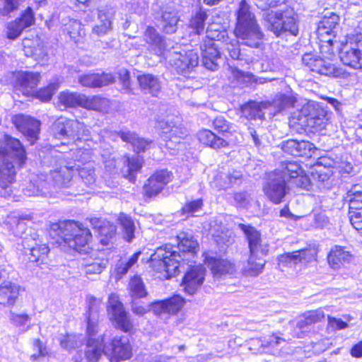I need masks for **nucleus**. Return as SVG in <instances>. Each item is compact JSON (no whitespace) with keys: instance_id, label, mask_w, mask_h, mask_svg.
<instances>
[{"instance_id":"nucleus-1","label":"nucleus","mask_w":362,"mask_h":362,"mask_svg":"<svg viewBox=\"0 0 362 362\" xmlns=\"http://www.w3.org/2000/svg\"><path fill=\"white\" fill-rule=\"evenodd\" d=\"M233 33L235 38L230 37L225 29L211 30L206 34L209 40L204 43L221 41L231 59L238 60L240 65L247 64L252 62V57L242 53L240 45L259 48L263 44L264 35L245 0H242L239 4Z\"/></svg>"},{"instance_id":"nucleus-2","label":"nucleus","mask_w":362,"mask_h":362,"mask_svg":"<svg viewBox=\"0 0 362 362\" xmlns=\"http://www.w3.org/2000/svg\"><path fill=\"white\" fill-rule=\"evenodd\" d=\"M177 248L181 252L178 253L175 247L165 245L158 247L153 254L151 255L150 267L156 272L160 273L159 278L170 279L179 273L180 260L185 253L189 252L192 255L196 252L198 243L191 235L185 233H180L177 236Z\"/></svg>"},{"instance_id":"nucleus-3","label":"nucleus","mask_w":362,"mask_h":362,"mask_svg":"<svg viewBox=\"0 0 362 362\" xmlns=\"http://www.w3.org/2000/svg\"><path fill=\"white\" fill-rule=\"evenodd\" d=\"M25 151L18 139L6 135L0 141V197H7L12 193L16 168L25 163Z\"/></svg>"},{"instance_id":"nucleus-4","label":"nucleus","mask_w":362,"mask_h":362,"mask_svg":"<svg viewBox=\"0 0 362 362\" xmlns=\"http://www.w3.org/2000/svg\"><path fill=\"white\" fill-rule=\"evenodd\" d=\"M52 230L57 233L59 239L79 253H86L89 250V243L92 239L90 230L82 223L74 221H67L55 223Z\"/></svg>"},{"instance_id":"nucleus-5","label":"nucleus","mask_w":362,"mask_h":362,"mask_svg":"<svg viewBox=\"0 0 362 362\" xmlns=\"http://www.w3.org/2000/svg\"><path fill=\"white\" fill-rule=\"evenodd\" d=\"M244 233L249 245L250 257L245 267V273L249 276H257L262 272L266 261L263 256L269 251L268 245L262 244L259 232L250 225L238 224Z\"/></svg>"},{"instance_id":"nucleus-6","label":"nucleus","mask_w":362,"mask_h":362,"mask_svg":"<svg viewBox=\"0 0 362 362\" xmlns=\"http://www.w3.org/2000/svg\"><path fill=\"white\" fill-rule=\"evenodd\" d=\"M157 126L162 129L165 147L175 154L185 147L182 140L187 135V129L182 126V119L179 115L168 114L157 119Z\"/></svg>"},{"instance_id":"nucleus-7","label":"nucleus","mask_w":362,"mask_h":362,"mask_svg":"<svg viewBox=\"0 0 362 362\" xmlns=\"http://www.w3.org/2000/svg\"><path fill=\"white\" fill-rule=\"evenodd\" d=\"M262 17L264 27L276 37L286 33L295 36L298 33L297 16L293 9L265 11Z\"/></svg>"},{"instance_id":"nucleus-8","label":"nucleus","mask_w":362,"mask_h":362,"mask_svg":"<svg viewBox=\"0 0 362 362\" xmlns=\"http://www.w3.org/2000/svg\"><path fill=\"white\" fill-rule=\"evenodd\" d=\"M52 132L56 139H66L75 144L88 141L90 131L83 123L78 120L61 117L53 123Z\"/></svg>"},{"instance_id":"nucleus-9","label":"nucleus","mask_w":362,"mask_h":362,"mask_svg":"<svg viewBox=\"0 0 362 362\" xmlns=\"http://www.w3.org/2000/svg\"><path fill=\"white\" fill-rule=\"evenodd\" d=\"M302 62L311 71L322 76L344 79L348 78L350 76L343 67L311 53L305 54L302 57Z\"/></svg>"},{"instance_id":"nucleus-10","label":"nucleus","mask_w":362,"mask_h":362,"mask_svg":"<svg viewBox=\"0 0 362 362\" xmlns=\"http://www.w3.org/2000/svg\"><path fill=\"white\" fill-rule=\"evenodd\" d=\"M103 337V354L110 362H119L130 358L132 347L129 339L125 336L115 335Z\"/></svg>"},{"instance_id":"nucleus-11","label":"nucleus","mask_w":362,"mask_h":362,"mask_svg":"<svg viewBox=\"0 0 362 362\" xmlns=\"http://www.w3.org/2000/svg\"><path fill=\"white\" fill-rule=\"evenodd\" d=\"M267 197L274 204L282 202L289 188L282 168L276 169L268 175V178L263 187Z\"/></svg>"},{"instance_id":"nucleus-12","label":"nucleus","mask_w":362,"mask_h":362,"mask_svg":"<svg viewBox=\"0 0 362 362\" xmlns=\"http://www.w3.org/2000/svg\"><path fill=\"white\" fill-rule=\"evenodd\" d=\"M326 112L322 108H315L310 105L304 106L298 117V123L310 132H320L327 124Z\"/></svg>"},{"instance_id":"nucleus-13","label":"nucleus","mask_w":362,"mask_h":362,"mask_svg":"<svg viewBox=\"0 0 362 362\" xmlns=\"http://www.w3.org/2000/svg\"><path fill=\"white\" fill-rule=\"evenodd\" d=\"M164 57L178 73L181 74L190 72L199 64L198 54L194 50H168Z\"/></svg>"},{"instance_id":"nucleus-14","label":"nucleus","mask_w":362,"mask_h":362,"mask_svg":"<svg viewBox=\"0 0 362 362\" xmlns=\"http://www.w3.org/2000/svg\"><path fill=\"white\" fill-rule=\"evenodd\" d=\"M340 59L346 66L362 69V30L350 37V45H346L341 49Z\"/></svg>"},{"instance_id":"nucleus-15","label":"nucleus","mask_w":362,"mask_h":362,"mask_svg":"<svg viewBox=\"0 0 362 362\" xmlns=\"http://www.w3.org/2000/svg\"><path fill=\"white\" fill-rule=\"evenodd\" d=\"M22 246L30 261L37 263H42L49 251L48 246L42 243L36 233L25 235L22 240Z\"/></svg>"},{"instance_id":"nucleus-16","label":"nucleus","mask_w":362,"mask_h":362,"mask_svg":"<svg viewBox=\"0 0 362 362\" xmlns=\"http://www.w3.org/2000/svg\"><path fill=\"white\" fill-rule=\"evenodd\" d=\"M339 17L334 13L329 16L325 15L319 22L317 28V35L322 42L321 48L332 47L334 38L336 37L337 28L339 25Z\"/></svg>"},{"instance_id":"nucleus-17","label":"nucleus","mask_w":362,"mask_h":362,"mask_svg":"<svg viewBox=\"0 0 362 362\" xmlns=\"http://www.w3.org/2000/svg\"><path fill=\"white\" fill-rule=\"evenodd\" d=\"M108 303L111 319L116 323L117 327L124 332H130L133 329V324L118 296L111 294Z\"/></svg>"},{"instance_id":"nucleus-18","label":"nucleus","mask_w":362,"mask_h":362,"mask_svg":"<svg viewBox=\"0 0 362 362\" xmlns=\"http://www.w3.org/2000/svg\"><path fill=\"white\" fill-rule=\"evenodd\" d=\"M12 121L16 129L27 138L30 144H35L38 139L40 122L24 115H15Z\"/></svg>"},{"instance_id":"nucleus-19","label":"nucleus","mask_w":362,"mask_h":362,"mask_svg":"<svg viewBox=\"0 0 362 362\" xmlns=\"http://www.w3.org/2000/svg\"><path fill=\"white\" fill-rule=\"evenodd\" d=\"M281 168L289 189L294 186L308 189L310 184V179L303 173V170L296 162L283 163Z\"/></svg>"},{"instance_id":"nucleus-20","label":"nucleus","mask_w":362,"mask_h":362,"mask_svg":"<svg viewBox=\"0 0 362 362\" xmlns=\"http://www.w3.org/2000/svg\"><path fill=\"white\" fill-rule=\"evenodd\" d=\"M317 250L314 247H308L293 252H286L278 257L279 264L291 267L298 263H308L315 259Z\"/></svg>"},{"instance_id":"nucleus-21","label":"nucleus","mask_w":362,"mask_h":362,"mask_svg":"<svg viewBox=\"0 0 362 362\" xmlns=\"http://www.w3.org/2000/svg\"><path fill=\"white\" fill-rule=\"evenodd\" d=\"M115 15V9L110 6H101L98 8V23L92 30L97 36H104L112 30V21Z\"/></svg>"},{"instance_id":"nucleus-22","label":"nucleus","mask_w":362,"mask_h":362,"mask_svg":"<svg viewBox=\"0 0 362 362\" xmlns=\"http://www.w3.org/2000/svg\"><path fill=\"white\" fill-rule=\"evenodd\" d=\"M185 303V299L182 296L174 295L167 299L152 303L151 309L157 315H175L182 308Z\"/></svg>"},{"instance_id":"nucleus-23","label":"nucleus","mask_w":362,"mask_h":362,"mask_svg":"<svg viewBox=\"0 0 362 362\" xmlns=\"http://www.w3.org/2000/svg\"><path fill=\"white\" fill-rule=\"evenodd\" d=\"M35 22L32 9L28 7L20 18L10 22L7 25L6 35L10 40L18 38L23 30L31 26Z\"/></svg>"},{"instance_id":"nucleus-24","label":"nucleus","mask_w":362,"mask_h":362,"mask_svg":"<svg viewBox=\"0 0 362 362\" xmlns=\"http://www.w3.org/2000/svg\"><path fill=\"white\" fill-rule=\"evenodd\" d=\"M172 174L166 170L157 171L147 180L144 187L145 194L148 197H153L163 189V187L171 180Z\"/></svg>"},{"instance_id":"nucleus-25","label":"nucleus","mask_w":362,"mask_h":362,"mask_svg":"<svg viewBox=\"0 0 362 362\" xmlns=\"http://www.w3.org/2000/svg\"><path fill=\"white\" fill-rule=\"evenodd\" d=\"M204 272L203 267H195L185 274L181 286L186 293L192 295L201 287L204 280Z\"/></svg>"},{"instance_id":"nucleus-26","label":"nucleus","mask_w":362,"mask_h":362,"mask_svg":"<svg viewBox=\"0 0 362 362\" xmlns=\"http://www.w3.org/2000/svg\"><path fill=\"white\" fill-rule=\"evenodd\" d=\"M144 39L148 44L151 50L158 56L164 57L169 50L167 48L168 42L152 26H147L144 33Z\"/></svg>"},{"instance_id":"nucleus-27","label":"nucleus","mask_w":362,"mask_h":362,"mask_svg":"<svg viewBox=\"0 0 362 362\" xmlns=\"http://www.w3.org/2000/svg\"><path fill=\"white\" fill-rule=\"evenodd\" d=\"M40 81V74L37 72H21L16 77V88L24 95L29 96L35 92Z\"/></svg>"},{"instance_id":"nucleus-28","label":"nucleus","mask_w":362,"mask_h":362,"mask_svg":"<svg viewBox=\"0 0 362 362\" xmlns=\"http://www.w3.org/2000/svg\"><path fill=\"white\" fill-rule=\"evenodd\" d=\"M44 174L32 178L23 189V193L28 197H46L50 194L51 185L47 182Z\"/></svg>"},{"instance_id":"nucleus-29","label":"nucleus","mask_w":362,"mask_h":362,"mask_svg":"<svg viewBox=\"0 0 362 362\" xmlns=\"http://www.w3.org/2000/svg\"><path fill=\"white\" fill-rule=\"evenodd\" d=\"M74 168L75 166H71L69 163L59 169L51 170L49 174L44 175L47 176L45 179L51 185L67 186L74 176Z\"/></svg>"},{"instance_id":"nucleus-30","label":"nucleus","mask_w":362,"mask_h":362,"mask_svg":"<svg viewBox=\"0 0 362 362\" xmlns=\"http://www.w3.org/2000/svg\"><path fill=\"white\" fill-rule=\"evenodd\" d=\"M206 263L214 277L216 279L227 274L233 275L236 271L235 264L228 259L207 257Z\"/></svg>"},{"instance_id":"nucleus-31","label":"nucleus","mask_w":362,"mask_h":362,"mask_svg":"<svg viewBox=\"0 0 362 362\" xmlns=\"http://www.w3.org/2000/svg\"><path fill=\"white\" fill-rule=\"evenodd\" d=\"M141 90L145 94H150L152 96H157L161 90V82L158 76L144 73L136 76Z\"/></svg>"},{"instance_id":"nucleus-32","label":"nucleus","mask_w":362,"mask_h":362,"mask_svg":"<svg viewBox=\"0 0 362 362\" xmlns=\"http://www.w3.org/2000/svg\"><path fill=\"white\" fill-rule=\"evenodd\" d=\"M89 222L93 228L98 230L100 236V243L107 245L116 234V226L110 221L98 218H91Z\"/></svg>"},{"instance_id":"nucleus-33","label":"nucleus","mask_w":362,"mask_h":362,"mask_svg":"<svg viewBox=\"0 0 362 362\" xmlns=\"http://www.w3.org/2000/svg\"><path fill=\"white\" fill-rule=\"evenodd\" d=\"M202 64L207 69L214 71L218 68L216 60L220 57L218 45L216 43H204L201 45Z\"/></svg>"},{"instance_id":"nucleus-34","label":"nucleus","mask_w":362,"mask_h":362,"mask_svg":"<svg viewBox=\"0 0 362 362\" xmlns=\"http://www.w3.org/2000/svg\"><path fill=\"white\" fill-rule=\"evenodd\" d=\"M115 81L112 74H88L80 77L79 82L83 86L95 88L107 86Z\"/></svg>"},{"instance_id":"nucleus-35","label":"nucleus","mask_w":362,"mask_h":362,"mask_svg":"<svg viewBox=\"0 0 362 362\" xmlns=\"http://www.w3.org/2000/svg\"><path fill=\"white\" fill-rule=\"evenodd\" d=\"M243 174L240 171L233 169L228 173L218 174L214 181V187L218 189H227L233 185L240 184Z\"/></svg>"},{"instance_id":"nucleus-36","label":"nucleus","mask_w":362,"mask_h":362,"mask_svg":"<svg viewBox=\"0 0 362 362\" xmlns=\"http://www.w3.org/2000/svg\"><path fill=\"white\" fill-rule=\"evenodd\" d=\"M88 312L87 319V333L89 338H92L97 332V322L98 320V306L100 304L99 300L93 296L88 298Z\"/></svg>"},{"instance_id":"nucleus-37","label":"nucleus","mask_w":362,"mask_h":362,"mask_svg":"<svg viewBox=\"0 0 362 362\" xmlns=\"http://www.w3.org/2000/svg\"><path fill=\"white\" fill-rule=\"evenodd\" d=\"M19 294V286L11 281L0 284V303L13 305Z\"/></svg>"},{"instance_id":"nucleus-38","label":"nucleus","mask_w":362,"mask_h":362,"mask_svg":"<svg viewBox=\"0 0 362 362\" xmlns=\"http://www.w3.org/2000/svg\"><path fill=\"white\" fill-rule=\"evenodd\" d=\"M118 135L123 141L130 143L134 151L136 153L144 152L149 149L151 146L152 141L139 138L134 132H121Z\"/></svg>"},{"instance_id":"nucleus-39","label":"nucleus","mask_w":362,"mask_h":362,"mask_svg":"<svg viewBox=\"0 0 362 362\" xmlns=\"http://www.w3.org/2000/svg\"><path fill=\"white\" fill-rule=\"evenodd\" d=\"M327 258L330 266L334 269H337L341 264L351 262L352 255L349 251L345 250L344 247L335 245L329 252Z\"/></svg>"},{"instance_id":"nucleus-40","label":"nucleus","mask_w":362,"mask_h":362,"mask_svg":"<svg viewBox=\"0 0 362 362\" xmlns=\"http://www.w3.org/2000/svg\"><path fill=\"white\" fill-rule=\"evenodd\" d=\"M199 141L214 149L224 148L228 145V142L223 138L216 136L211 130L204 129L197 134Z\"/></svg>"},{"instance_id":"nucleus-41","label":"nucleus","mask_w":362,"mask_h":362,"mask_svg":"<svg viewBox=\"0 0 362 362\" xmlns=\"http://www.w3.org/2000/svg\"><path fill=\"white\" fill-rule=\"evenodd\" d=\"M103 349V337L89 338L87 341L86 357L88 362H98L100 358Z\"/></svg>"},{"instance_id":"nucleus-42","label":"nucleus","mask_w":362,"mask_h":362,"mask_svg":"<svg viewBox=\"0 0 362 362\" xmlns=\"http://www.w3.org/2000/svg\"><path fill=\"white\" fill-rule=\"evenodd\" d=\"M179 17L176 12L164 11L160 16V25L162 30L167 34H172L177 29Z\"/></svg>"},{"instance_id":"nucleus-43","label":"nucleus","mask_w":362,"mask_h":362,"mask_svg":"<svg viewBox=\"0 0 362 362\" xmlns=\"http://www.w3.org/2000/svg\"><path fill=\"white\" fill-rule=\"evenodd\" d=\"M229 78L238 86H247L256 81L255 76L248 72H243L235 67L229 66Z\"/></svg>"},{"instance_id":"nucleus-44","label":"nucleus","mask_w":362,"mask_h":362,"mask_svg":"<svg viewBox=\"0 0 362 362\" xmlns=\"http://www.w3.org/2000/svg\"><path fill=\"white\" fill-rule=\"evenodd\" d=\"M82 107L88 110L103 111L109 106V101L105 98L98 95L87 97L83 95Z\"/></svg>"},{"instance_id":"nucleus-45","label":"nucleus","mask_w":362,"mask_h":362,"mask_svg":"<svg viewBox=\"0 0 362 362\" xmlns=\"http://www.w3.org/2000/svg\"><path fill=\"white\" fill-rule=\"evenodd\" d=\"M241 114L248 119H262L264 117V112L260 104L253 101H250L242 106Z\"/></svg>"},{"instance_id":"nucleus-46","label":"nucleus","mask_w":362,"mask_h":362,"mask_svg":"<svg viewBox=\"0 0 362 362\" xmlns=\"http://www.w3.org/2000/svg\"><path fill=\"white\" fill-rule=\"evenodd\" d=\"M117 221L121 225L124 239L131 242L134 238L135 225L131 217L124 214H120Z\"/></svg>"},{"instance_id":"nucleus-47","label":"nucleus","mask_w":362,"mask_h":362,"mask_svg":"<svg viewBox=\"0 0 362 362\" xmlns=\"http://www.w3.org/2000/svg\"><path fill=\"white\" fill-rule=\"evenodd\" d=\"M209 231L218 245H228L233 241V233L224 228H221L219 230L216 229L215 226L211 225Z\"/></svg>"},{"instance_id":"nucleus-48","label":"nucleus","mask_w":362,"mask_h":362,"mask_svg":"<svg viewBox=\"0 0 362 362\" xmlns=\"http://www.w3.org/2000/svg\"><path fill=\"white\" fill-rule=\"evenodd\" d=\"M83 95L77 93L64 91L59 96V102L65 107H82Z\"/></svg>"},{"instance_id":"nucleus-49","label":"nucleus","mask_w":362,"mask_h":362,"mask_svg":"<svg viewBox=\"0 0 362 362\" xmlns=\"http://www.w3.org/2000/svg\"><path fill=\"white\" fill-rule=\"evenodd\" d=\"M73 166H75L74 173L76 171L78 173L79 176L86 185H90L95 182L94 170L91 163H88L83 167H81L80 164L75 163Z\"/></svg>"},{"instance_id":"nucleus-50","label":"nucleus","mask_w":362,"mask_h":362,"mask_svg":"<svg viewBox=\"0 0 362 362\" xmlns=\"http://www.w3.org/2000/svg\"><path fill=\"white\" fill-rule=\"evenodd\" d=\"M64 31L66 32L70 37L76 41L78 37L84 34L83 26L77 20L69 19L68 23L64 24Z\"/></svg>"},{"instance_id":"nucleus-51","label":"nucleus","mask_w":362,"mask_h":362,"mask_svg":"<svg viewBox=\"0 0 362 362\" xmlns=\"http://www.w3.org/2000/svg\"><path fill=\"white\" fill-rule=\"evenodd\" d=\"M129 288L132 298H141L147 295L144 283L139 276H134L130 280Z\"/></svg>"},{"instance_id":"nucleus-52","label":"nucleus","mask_w":362,"mask_h":362,"mask_svg":"<svg viewBox=\"0 0 362 362\" xmlns=\"http://www.w3.org/2000/svg\"><path fill=\"white\" fill-rule=\"evenodd\" d=\"M206 13L200 9L191 18L189 26L196 34L199 35L204 30L205 21L207 19Z\"/></svg>"},{"instance_id":"nucleus-53","label":"nucleus","mask_w":362,"mask_h":362,"mask_svg":"<svg viewBox=\"0 0 362 362\" xmlns=\"http://www.w3.org/2000/svg\"><path fill=\"white\" fill-rule=\"evenodd\" d=\"M346 199L349 203V210L362 209V192L356 189V187L351 188L348 192Z\"/></svg>"},{"instance_id":"nucleus-54","label":"nucleus","mask_w":362,"mask_h":362,"mask_svg":"<svg viewBox=\"0 0 362 362\" xmlns=\"http://www.w3.org/2000/svg\"><path fill=\"white\" fill-rule=\"evenodd\" d=\"M80 338L81 336L72 334L63 336L59 339L60 345L64 349L71 351L82 345L83 341Z\"/></svg>"},{"instance_id":"nucleus-55","label":"nucleus","mask_w":362,"mask_h":362,"mask_svg":"<svg viewBox=\"0 0 362 362\" xmlns=\"http://www.w3.org/2000/svg\"><path fill=\"white\" fill-rule=\"evenodd\" d=\"M107 260L96 259L92 262L87 261L84 267L86 274H99L106 267Z\"/></svg>"},{"instance_id":"nucleus-56","label":"nucleus","mask_w":362,"mask_h":362,"mask_svg":"<svg viewBox=\"0 0 362 362\" xmlns=\"http://www.w3.org/2000/svg\"><path fill=\"white\" fill-rule=\"evenodd\" d=\"M141 252H137L132 255L127 261H119L116 267L117 275L122 276L128 272L130 268L138 261Z\"/></svg>"},{"instance_id":"nucleus-57","label":"nucleus","mask_w":362,"mask_h":362,"mask_svg":"<svg viewBox=\"0 0 362 362\" xmlns=\"http://www.w3.org/2000/svg\"><path fill=\"white\" fill-rule=\"evenodd\" d=\"M24 0H0V13L8 16L18 9Z\"/></svg>"},{"instance_id":"nucleus-58","label":"nucleus","mask_w":362,"mask_h":362,"mask_svg":"<svg viewBox=\"0 0 362 362\" xmlns=\"http://www.w3.org/2000/svg\"><path fill=\"white\" fill-rule=\"evenodd\" d=\"M212 127L218 133L225 134L231 133L232 125L222 116L216 117L212 122Z\"/></svg>"},{"instance_id":"nucleus-59","label":"nucleus","mask_w":362,"mask_h":362,"mask_svg":"<svg viewBox=\"0 0 362 362\" xmlns=\"http://www.w3.org/2000/svg\"><path fill=\"white\" fill-rule=\"evenodd\" d=\"M317 148L314 144L306 141H298V153L295 156L311 157Z\"/></svg>"},{"instance_id":"nucleus-60","label":"nucleus","mask_w":362,"mask_h":362,"mask_svg":"<svg viewBox=\"0 0 362 362\" xmlns=\"http://www.w3.org/2000/svg\"><path fill=\"white\" fill-rule=\"evenodd\" d=\"M296 99L291 95H280L276 97L274 101V106L277 107V111L280 112L287 107L294 105Z\"/></svg>"},{"instance_id":"nucleus-61","label":"nucleus","mask_w":362,"mask_h":362,"mask_svg":"<svg viewBox=\"0 0 362 362\" xmlns=\"http://www.w3.org/2000/svg\"><path fill=\"white\" fill-rule=\"evenodd\" d=\"M59 82H54L49 84L46 88L40 89L37 93V98L42 101L49 100L54 93L59 88Z\"/></svg>"},{"instance_id":"nucleus-62","label":"nucleus","mask_w":362,"mask_h":362,"mask_svg":"<svg viewBox=\"0 0 362 362\" xmlns=\"http://www.w3.org/2000/svg\"><path fill=\"white\" fill-rule=\"evenodd\" d=\"M126 162L127 163L130 177L132 176L133 173L138 172L142 166V159L138 156L127 157Z\"/></svg>"},{"instance_id":"nucleus-63","label":"nucleus","mask_w":362,"mask_h":362,"mask_svg":"<svg viewBox=\"0 0 362 362\" xmlns=\"http://www.w3.org/2000/svg\"><path fill=\"white\" fill-rule=\"evenodd\" d=\"M349 219L353 227L357 230H362V209L349 210Z\"/></svg>"},{"instance_id":"nucleus-64","label":"nucleus","mask_w":362,"mask_h":362,"mask_svg":"<svg viewBox=\"0 0 362 362\" xmlns=\"http://www.w3.org/2000/svg\"><path fill=\"white\" fill-rule=\"evenodd\" d=\"M203 205L202 200L199 199L187 203L182 208V213L184 214H193L195 212L202 209Z\"/></svg>"}]
</instances>
